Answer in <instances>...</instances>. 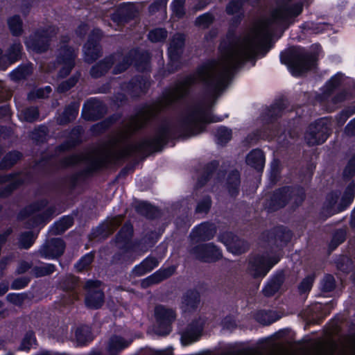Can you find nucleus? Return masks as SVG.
Returning a JSON list of instances; mask_svg holds the SVG:
<instances>
[{"mask_svg":"<svg viewBox=\"0 0 355 355\" xmlns=\"http://www.w3.org/2000/svg\"><path fill=\"white\" fill-rule=\"evenodd\" d=\"M241 4L238 1H232L227 7V12L229 14H234L239 12Z\"/></svg>","mask_w":355,"mask_h":355,"instance_id":"8fccbe9b","label":"nucleus"},{"mask_svg":"<svg viewBox=\"0 0 355 355\" xmlns=\"http://www.w3.org/2000/svg\"><path fill=\"white\" fill-rule=\"evenodd\" d=\"M100 282L87 281L85 288L87 291L85 298L86 305L91 309L99 308L103 302V294L99 288Z\"/></svg>","mask_w":355,"mask_h":355,"instance_id":"1a4fd4ad","label":"nucleus"},{"mask_svg":"<svg viewBox=\"0 0 355 355\" xmlns=\"http://www.w3.org/2000/svg\"><path fill=\"white\" fill-rule=\"evenodd\" d=\"M154 114L155 112L153 110H148L146 113L133 118L125 130L127 134H130L131 132L141 128L146 121Z\"/></svg>","mask_w":355,"mask_h":355,"instance_id":"4be33fe9","label":"nucleus"},{"mask_svg":"<svg viewBox=\"0 0 355 355\" xmlns=\"http://www.w3.org/2000/svg\"><path fill=\"white\" fill-rule=\"evenodd\" d=\"M21 120L33 121L38 117V111L35 107L28 108L19 114Z\"/></svg>","mask_w":355,"mask_h":355,"instance_id":"7c9ffc66","label":"nucleus"},{"mask_svg":"<svg viewBox=\"0 0 355 355\" xmlns=\"http://www.w3.org/2000/svg\"><path fill=\"white\" fill-rule=\"evenodd\" d=\"M128 134H127V132H124V133L123 134V135L121 137V138H119L118 140H116V142H119V140H121V139H123V138L126 137L128 136Z\"/></svg>","mask_w":355,"mask_h":355,"instance_id":"774afa93","label":"nucleus"},{"mask_svg":"<svg viewBox=\"0 0 355 355\" xmlns=\"http://www.w3.org/2000/svg\"><path fill=\"white\" fill-rule=\"evenodd\" d=\"M304 26L307 31H310L311 33L315 34L322 33L329 28V25L326 24H315L313 22L306 23Z\"/></svg>","mask_w":355,"mask_h":355,"instance_id":"e433bc0d","label":"nucleus"},{"mask_svg":"<svg viewBox=\"0 0 355 355\" xmlns=\"http://www.w3.org/2000/svg\"><path fill=\"white\" fill-rule=\"evenodd\" d=\"M20 158V154L17 152H13L8 154L0 163V167L7 168L12 166Z\"/></svg>","mask_w":355,"mask_h":355,"instance_id":"72a5a7b5","label":"nucleus"},{"mask_svg":"<svg viewBox=\"0 0 355 355\" xmlns=\"http://www.w3.org/2000/svg\"><path fill=\"white\" fill-rule=\"evenodd\" d=\"M78 105L73 103L67 107L59 119L60 123H64L74 119L78 113Z\"/></svg>","mask_w":355,"mask_h":355,"instance_id":"a878e982","label":"nucleus"},{"mask_svg":"<svg viewBox=\"0 0 355 355\" xmlns=\"http://www.w3.org/2000/svg\"><path fill=\"white\" fill-rule=\"evenodd\" d=\"M55 270V266L50 263L42 264L35 267L33 272L37 277H42L51 274Z\"/></svg>","mask_w":355,"mask_h":355,"instance_id":"2f4dec72","label":"nucleus"},{"mask_svg":"<svg viewBox=\"0 0 355 355\" xmlns=\"http://www.w3.org/2000/svg\"><path fill=\"white\" fill-rule=\"evenodd\" d=\"M212 16L209 13H206L198 17L196 23L200 27L206 28L212 23Z\"/></svg>","mask_w":355,"mask_h":355,"instance_id":"ea45409f","label":"nucleus"},{"mask_svg":"<svg viewBox=\"0 0 355 355\" xmlns=\"http://www.w3.org/2000/svg\"><path fill=\"white\" fill-rule=\"evenodd\" d=\"M35 240V235L32 232H27L21 234L20 245L24 248H28Z\"/></svg>","mask_w":355,"mask_h":355,"instance_id":"58836bf2","label":"nucleus"},{"mask_svg":"<svg viewBox=\"0 0 355 355\" xmlns=\"http://www.w3.org/2000/svg\"><path fill=\"white\" fill-rule=\"evenodd\" d=\"M110 345L112 349H121L128 345V343L123 340V338L114 336L110 339Z\"/></svg>","mask_w":355,"mask_h":355,"instance_id":"a19ab883","label":"nucleus"},{"mask_svg":"<svg viewBox=\"0 0 355 355\" xmlns=\"http://www.w3.org/2000/svg\"><path fill=\"white\" fill-rule=\"evenodd\" d=\"M354 196L355 184L350 183L341 199L336 193L329 194L327 198L325 207L330 214L340 211L352 202Z\"/></svg>","mask_w":355,"mask_h":355,"instance_id":"39448f33","label":"nucleus"},{"mask_svg":"<svg viewBox=\"0 0 355 355\" xmlns=\"http://www.w3.org/2000/svg\"><path fill=\"white\" fill-rule=\"evenodd\" d=\"M184 37L182 34L175 35L170 43L168 48V56L170 59V64L171 67L175 66L172 71L177 69L179 66L178 59L182 52V46L184 45Z\"/></svg>","mask_w":355,"mask_h":355,"instance_id":"9b49d317","label":"nucleus"},{"mask_svg":"<svg viewBox=\"0 0 355 355\" xmlns=\"http://www.w3.org/2000/svg\"><path fill=\"white\" fill-rule=\"evenodd\" d=\"M221 241L226 245L227 250L234 254H241L246 250L245 242L231 233H225L220 236Z\"/></svg>","mask_w":355,"mask_h":355,"instance_id":"4468645a","label":"nucleus"},{"mask_svg":"<svg viewBox=\"0 0 355 355\" xmlns=\"http://www.w3.org/2000/svg\"><path fill=\"white\" fill-rule=\"evenodd\" d=\"M77 82V78L75 77L71 78L69 80L66 82H62L58 87V90L60 92H64L69 89H70L72 86H73Z\"/></svg>","mask_w":355,"mask_h":355,"instance_id":"49530a36","label":"nucleus"},{"mask_svg":"<svg viewBox=\"0 0 355 355\" xmlns=\"http://www.w3.org/2000/svg\"><path fill=\"white\" fill-rule=\"evenodd\" d=\"M347 129H351L352 132H355V119L347 126Z\"/></svg>","mask_w":355,"mask_h":355,"instance_id":"680f3d73","label":"nucleus"},{"mask_svg":"<svg viewBox=\"0 0 355 355\" xmlns=\"http://www.w3.org/2000/svg\"><path fill=\"white\" fill-rule=\"evenodd\" d=\"M135 51H132L129 57H124L122 55L117 54L105 59V60L94 67L91 70V74L94 77H98L105 73L112 64H115L114 73H118L125 70L130 64V58L133 55H136Z\"/></svg>","mask_w":355,"mask_h":355,"instance_id":"20e7f679","label":"nucleus"},{"mask_svg":"<svg viewBox=\"0 0 355 355\" xmlns=\"http://www.w3.org/2000/svg\"><path fill=\"white\" fill-rule=\"evenodd\" d=\"M212 103L208 101L200 104L189 111L184 121V128L189 135H196L202 131L207 123L218 122L223 120L221 117L211 116L210 108Z\"/></svg>","mask_w":355,"mask_h":355,"instance_id":"f03ea898","label":"nucleus"},{"mask_svg":"<svg viewBox=\"0 0 355 355\" xmlns=\"http://www.w3.org/2000/svg\"><path fill=\"white\" fill-rule=\"evenodd\" d=\"M175 270V268L173 266L169 267L164 270H159L155 273H154L153 275L144 279L141 282V285L143 287H146L150 284L158 283L162 281L163 279L172 275Z\"/></svg>","mask_w":355,"mask_h":355,"instance_id":"a211bd4d","label":"nucleus"},{"mask_svg":"<svg viewBox=\"0 0 355 355\" xmlns=\"http://www.w3.org/2000/svg\"><path fill=\"white\" fill-rule=\"evenodd\" d=\"M166 31L163 28H155L148 34L149 40L153 42H158L166 37Z\"/></svg>","mask_w":355,"mask_h":355,"instance_id":"f704fd0d","label":"nucleus"},{"mask_svg":"<svg viewBox=\"0 0 355 355\" xmlns=\"http://www.w3.org/2000/svg\"><path fill=\"white\" fill-rule=\"evenodd\" d=\"M279 259L278 254L268 252L263 255L253 257L249 260L247 271L253 277H263Z\"/></svg>","mask_w":355,"mask_h":355,"instance_id":"7ed1b4c3","label":"nucleus"},{"mask_svg":"<svg viewBox=\"0 0 355 355\" xmlns=\"http://www.w3.org/2000/svg\"><path fill=\"white\" fill-rule=\"evenodd\" d=\"M112 154V150L111 149L106 150V151L103 153L102 157H101L99 160V165H103L105 162H108L109 157L111 156Z\"/></svg>","mask_w":355,"mask_h":355,"instance_id":"4d7b16f0","label":"nucleus"},{"mask_svg":"<svg viewBox=\"0 0 355 355\" xmlns=\"http://www.w3.org/2000/svg\"><path fill=\"white\" fill-rule=\"evenodd\" d=\"M281 284L282 281L279 278L270 281L263 290L264 295L266 296L274 295L279 289Z\"/></svg>","mask_w":355,"mask_h":355,"instance_id":"c85d7f7f","label":"nucleus"},{"mask_svg":"<svg viewBox=\"0 0 355 355\" xmlns=\"http://www.w3.org/2000/svg\"><path fill=\"white\" fill-rule=\"evenodd\" d=\"M215 136L218 143L225 144L231 139L232 131L225 127H220L217 129Z\"/></svg>","mask_w":355,"mask_h":355,"instance_id":"cd10ccee","label":"nucleus"},{"mask_svg":"<svg viewBox=\"0 0 355 355\" xmlns=\"http://www.w3.org/2000/svg\"><path fill=\"white\" fill-rule=\"evenodd\" d=\"M211 206V200L209 197L205 198L200 202L196 207L198 213H207Z\"/></svg>","mask_w":355,"mask_h":355,"instance_id":"c03bdc74","label":"nucleus"},{"mask_svg":"<svg viewBox=\"0 0 355 355\" xmlns=\"http://www.w3.org/2000/svg\"><path fill=\"white\" fill-rule=\"evenodd\" d=\"M328 137V128L324 120H320L315 123L311 124L306 130L304 139L309 145H318L322 144Z\"/></svg>","mask_w":355,"mask_h":355,"instance_id":"6e6552de","label":"nucleus"},{"mask_svg":"<svg viewBox=\"0 0 355 355\" xmlns=\"http://www.w3.org/2000/svg\"><path fill=\"white\" fill-rule=\"evenodd\" d=\"M94 256L92 253H88L83 256L79 261L75 265L78 271H82L86 269L93 261Z\"/></svg>","mask_w":355,"mask_h":355,"instance_id":"c9c22d12","label":"nucleus"},{"mask_svg":"<svg viewBox=\"0 0 355 355\" xmlns=\"http://www.w3.org/2000/svg\"><path fill=\"white\" fill-rule=\"evenodd\" d=\"M184 0H174L172 3V10L173 12L178 17H181L184 14Z\"/></svg>","mask_w":355,"mask_h":355,"instance_id":"79ce46f5","label":"nucleus"},{"mask_svg":"<svg viewBox=\"0 0 355 355\" xmlns=\"http://www.w3.org/2000/svg\"><path fill=\"white\" fill-rule=\"evenodd\" d=\"M215 233L214 225L209 223H202L192 232L191 236L196 240H209Z\"/></svg>","mask_w":355,"mask_h":355,"instance_id":"f3484780","label":"nucleus"},{"mask_svg":"<svg viewBox=\"0 0 355 355\" xmlns=\"http://www.w3.org/2000/svg\"><path fill=\"white\" fill-rule=\"evenodd\" d=\"M31 268V265L26 261H21L17 269L18 273H24Z\"/></svg>","mask_w":355,"mask_h":355,"instance_id":"6e6d98bb","label":"nucleus"},{"mask_svg":"<svg viewBox=\"0 0 355 355\" xmlns=\"http://www.w3.org/2000/svg\"><path fill=\"white\" fill-rule=\"evenodd\" d=\"M199 296L196 292L189 291L182 298L180 309L186 312L195 309L199 302Z\"/></svg>","mask_w":355,"mask_h":355,"instance_id":"412c9836","label":"nucleus"},{"mask_svg":"<svg viewBox=\"0 0 355 355\" xmlns=\"http://www.w3.org/2000/svg\"><path fill=\"white\" fill-rule=\"evenodd\" d=\"M121 222V217L117 216L112 218L107 224V229L109 231H112L114 227L119 225Z\"/></svg>","mask_w":355,"mask_h":355,"instance_id":"5fc2aeb1","label":"nucleus"},{"mask_svg":"<svg viewBox=\"0 0 355 355\" xmlns=\"http://www.w3.org/2000/svg\"><path fill=\"white\" fill-rule=\"evenodd\" d=\"M51 92V88L49 86H46L44 88L38 89L35 91V96L37 98H45L47 97Z\"/></svg>","mask_w":355,"mask_h":355,"instance_id":"603ef678","label":"nucleus"},{"mask_svg":"<svg viewBox=\"0 0 355 355\" xmlns=\"http://www.w3.org/2000/svg\"><path fill=\"white\" fill-rule=\"evenodd\" d=\"M155 315L157 319L165 323L171 322L175 318V314L172 309L163 306H158L155 308Z\"/></svg>","mask_w":355,"mask_h":355,"instance_id":"393cba45","label":"nucleus"},{"mask_svg":"<svg viewBox=\"0 0 355 355\" xmlns=\"http://www.w3.org/2000/svg\"><path fill=\"white\" fill-rule=\"evenodd\" d=\"M64 250V242L60 239L51 240L44 246L40 252L46 259H53L60 256Z\"/></svg>","mask_w":355,"mask_h":355,"instance_id":"dca6fc26","label":"nucleus"},{"mask_svg":"<svg viewBox=\"0 0 355 355\" xmlns=\"http://www.w3.org/2000/svg\"><path fill=\"white\" fill-rule=\"evenodd\" d=\"M27 283L28 282L26 279H17L12 283V287L15 289H20L24 288L27 284Z\"/></svg>","mask_w":355,"mask_h":355,"instance_id":"13d9d810","label":"nucleus"},{"mask_svg":"<svg viewBox=\"0 0 355 355\" xmlns=\"http://www.w3.org/2000/svg\"><path fill=\"white\" fill-rule=\"evenodd\" d=\"M79 334H80V332L79 331H77L76 333V337L77 338V340L79 341V342H82V339L80 338L79 336Z\"/></svg>","mask_w":355,"mask_h":355,"instance_id":"338daca9","label":"nucleus"},{"mask_svg":"<svg viewBox=\"0 0 355 355\" xmlns=\"http://www.w3.org/2000/svg\"><path fill=\"white\" fill-rule=\"evenodd\" d=\"M313 282L312 276H308L300 284L299 286L301 293H306L311 290Z\"/></svg>","mask_w":355,"mask_h":355,"instance_id":"a18cd8bd","label":"nucleus"},{"mask_svg":"<svg viewBox=\"0 0 355 355\" xmlns=\"http://www.w3.org/2000/svg\"><path fill=\"white\" fill-rule=\"evenodd\" d=\"M7 298L10 302L15 304H19L23 301V297L19 294H9L8 295Z\"/></svg>","mask_w":355,"mask_h":355,"instance_id":"864d4df0","label":"nucleus"},{"mask_svg":"<svg viewBox=\"0 0 355 355\" xmlns=\"http://www.w3.org/2000/svg\"><path fill=\"white\" fill-rule=\"evenodd\" d=\"M315 59L309 55L301 48L294 49L293 55L288 61L291 71L294 76H299L315 66Z\"/></svg>","mask_w":355,"mask_h":355,"instance_id":"423d86ee","label":"nucleus"},{"mask_svg":"<svg viewBox=\"0 0 355 355\" xmlns=\"http://www.w3.org/2000/svg\"><path fill=\"white\" fill-rule=\"evenodd\" d=\"M283 191L284 192V193L282 192H281V194H280V198H279V200H283L284 201V200L286 199V193L287 192L289 191V189H283Z\"/></svg>","mask_w":355,"mask_h":355,"instance_id":"e2e57ef3","label":"nucleus"},{"mask_svg":"<svg viewBox=\"0 0 355 355\" xmlns=\"http://www.w3.org/2000/svg\"><path fill=\"white\" fill-rule=\"evenodd\" d=\"M246 162L248 165L257 169L262 170L264 166L265 158L263 153L260 150H254L247 156Z\"/></svg>","mask_w":355,"mask_h":355,"instance_id":"aec40b11","label":"nucleus"},{"mask_svg":"<svg viewBox=\"0 0 355 355\" xmlns=\"http://www.w3.org/2000/svg\"><path fill=\"white\" fill-rule=\"evenodd\" d=\"M341 75L337 74L332 77L331 80L327 84V89L329 92L333 88L336 87L340 83Z\"/></svg>","mask_w":355,"mask_h":355,"instance_id":"de8ad7c7","label":"nucleus"},{"mask_svg":"<svg viewBox=\"0 0 355 355\" xmlns=\"http://www.w3.org/2000/svg\"><path fill=\"white\" fill-rule=\"evenodd\" d=\"M158 265V261L153 257L146 258L140 265L134 268L133 272L139 276L151 271Z\"/></svg>","mask_w":355,"mask_h":355,"instance_id":"5701e85b","label":"nucleus"},{"mask_svg":"<svg viewBox=\"0 0 355 355\" xmlns=\"http://www.w3.org/2000/svg\"><path fill=\"white\" fill-rule=\"evenodd\" d=\"M5 58L2 55V51L0 49V68L3 67V62H4Z\"/></svg>","mask_w":355,"mask_h":355,"instance_id":"0e129e2a","label":"nucleus"},{"mask_svg":"<svg viewBox=\"0 0 355 355\" xmlns=\"http://www.w3.org/2000/svg\"><path fill=\"white\" fill-rule=\"evenodd\" d=\"M7 291H8V287L6 286H3V288L1 290H0V295L4 294Z\"/></svg>","mask_w":355,"mask_h":355,"instance_id":"69168bd1","label":"nucleus"},{"mask_svg":"<svg viewBox=\"0 0 355 355\" xmlns=\"http://www.w3.org/2000/svg\"><path fill=\"white\" fill-rule=\"evenodd\" d=\"M193 254L196 258L203 261H214L221 256L220 250L211 243L197 246L193 250Z\"/></svg>","mask_w":355,"mask_h":355,"instance_id":"f8f14e48","label":"nucleus"},{"mask_svg":"<svg viewBox=\"0 0 355 355\" xmlns=\"http://www.w3.org/2000/svg\"><path fill=\"white\" fill-rule=\"evenodd\" d=\"M104 110L100 101L96 99H90L84 105L82 115L87 120H95L103 114Z\"/></svg>","mask_w":355,"mask_h":355,"instance_id":"ddd939ff","label":"nucleus"},{"mask_svg":"<svg viewBox=\"0 0 355 355\" xmlns=\"http://www.w3.org/2000/svg\"><path fill=\"white\" fill-rule=\"evenodd\" d=\"M35 338L32 333H28L24 338L20 349L21 350H28L35 345Z\"/></svg>","mask_w":355,"mask_h":355,"instance_id":"4c0bfd02","label":"nucleus"},{"mask_svg":"<svg viewBox=\"0 0 355 355\" xmlns=\"http://www.w3.org/2000/svg\"><path fill=\"white\" fill-rule=\"evenodd\" d=\"M302 9L301 2L285 3L272 11L270 19L261 21L250 33L232 41L228 46L222 43L218 59L203 64L195 74L187 77L168 92L159 102V109L183 97L188 92L189 87L197 83H203L210 90L212 98L216 96L226 87L232 69L260 53L262 55L266 54L272 33V24L288 25L293 23Z\"/></svg>","mask_w":355,"mask_h":355,"instance_id":"f257e3e1","label":"nucleus"},{"mask_svg":"<svg viewBox=\"0 0 355 355\" xmlns=\"http://www.w3.org/2000/svg\"><path fill=\"white\" fill-rule=\"evenodd\" d=\"M335 287L334 279L331 275L326 276L322 282V290L329 292L333 290Z\"/></svg>","mask_w":355,"mask_h":355,"instance_id":"37998d69","label":"nucleus"},{"mask_svg":"<svg viewBox=\"0 0 355 355\" xmlns=\"http://www.w3.org/2000/svg\"><path fill=\"white\" fill-rule=\"evenodd\" d=\"M54 28H49L48 30L38 31L30 35L25 41L27 49L29 51L41 53L44 51L49 44L50 35L49 33H54Z\"/></svg>","mask_w":355,"mask_h":355,"instance_id":"0eeeda50","label":"nucleus"},{"mask_svg":"<svg viewBox=\"0 0 355 355\" xmlns=\"http://www.w3.org/2000/svg\"><path fill=\"white\" fill-rule=\"evenodd\" d=\"M132 234V227L126 225L122 227L120 231L119 236L123 238V240L128 239Z\"/></svg>","mask_w":355,"mask_h":355,"instance_id":"3c124183","label":"nucleus"},{"mask_svg":"<svg viewBox=\"0 0 355 355\" xmlns=\"http://www.w3.org/2000/svg\"><path fill=\"white\" fill-rule=\"evenodd\" d=\"M101 35V33L99 30H94L92 35L84 46L85 59L88 62L95 60L99 55L100 50L96 41H94V37L99 39Z\"/></svg>","mask_w":355,"mask_h":355,"instance_id":"2eb2a0df","label":"nucleus"},{"mask_svg":"<svg viewBox=\"0 0 355 355\" xmlns=\"http://www.w3.org/2000/svg\"><path fill=\"white\" fill-rule=\"evenodd\" d=\"M22 46L20 43H14L8 50V59L13 62L16 61L21 55Z\"/></svg>","mask_w":355,"mask_h":355,"instance_id":"473e14b6","label":"nucleus"},{"mask_svg":"<svg viewBox=\"0 0 355 355\" xmlns=\"http://www.w3.org/2000/svg\"><path fill=\"white\" fill-rule=\"evenodd\" d=\"M69 279L71 282V285H66V286H64V288L65 289H72V288H73L74 285L76 284V283L77 282L76 278L74 277H72V276L69 277Z\"/></svg>","mask_w":355,"mask_h":355,"instance_id":"052dcab7","label":"nucleus"},{"mask_svg":"<svg viewBox=\"0 0 355 355\" xmlns=\"http://www.w3.org/2000/svg\"><path fill=\"white\" fill-rule=\"evenodd\" d=\"M73 224L72 218L70 216L63 217L59 221L54 223L50 231L53 234H60L69 228Z\"/></svg>","mask_w":355,"mask_h":355,"instance_id":"b1692460","label":"nucleus"},{"mask_svg":"<svg viewBox=\"0 0 355 355\" xmlns=\"http://www.w3.org/2000/svg\"><path fill=\"white\" fill-rule=\"evenodd\" d=\"M202 330V323H197L195 326L191 327L182 336L181 341L183 345H189L197 341L201 335Z\"/></svg>","mask_w":355,"mask_h":355,"instance_id":"6ab92c4d","label":"nucleus"},{"mask_svg":"<svg viewBox=\"0 0 355 355\" xmlns=\"http://www.w3.org/2000/svg\"><path fill=\"white\" fill-rule=\"evenodd\" d=\"M230 180H232L231 182H230V184H232V188L234 189L236 188V187L239 185V175L237 172H234L232 174V177L230 178Z\"/></svg>","mask_w":355,"mask_h":355,"instance_id":"bf43d9fd","label":"nucleus"},{"mask_svg":"<svg viewBox=\"0 0 355 355\" xmlns=\"http://www.w3.org/2000/svg\"><path fill=\"white\" fill-rule=\"evenodd\" d=\"M9 28L14 35H19L22 32V21L19 16H14L8 20Z\"/></svg>","mask_w":355,"mask_h":355,"instance_id":"bb28decb","label":"nucleus"},{"mask_svg":"<svg viewBox=\"0 0 355 355\" xmlns=\"http://www.w3.org/2000/svg\"><path fill=\"white\" fill-rule=\"evenodd\" d=\"M355 173V160H351L344 171L345 177H351Z\"/></svg>","mask_w":355,"mask_h":355,"instance_id":"09e8293b","label":"nucleus"},{"mask_svg":"<svg viewBox=\"0 0 355 355\" xmlns=\"http://www.w3.org/2000/svg\"><path fill=\"white\" fill-rule=\"evenodd\" d=\"M76 56L73 49L69 48L66 45L61 47L58 58L60 69V76H65L71 70L74 65V60Z\"/></svg>","mask_w":355,"mask_h":355,"instance_id":"9d476101","label":"nucleus"},{"mask_svg":"<svg viewBox=\"0 0 355 355\" xmlns=\"http://www.w3.org/2000/svg\"><path fill=\"white\" fill-rule=\"evenodd\" d=\"M32 72V67L30 65L19 67L14 70L11 74V78L17 80L24 78L26 76Z\"/></svg>","mask_w":355,"mask_h":355,"instance_id":"c756f323","label":"nucleus"}]
</instances>
